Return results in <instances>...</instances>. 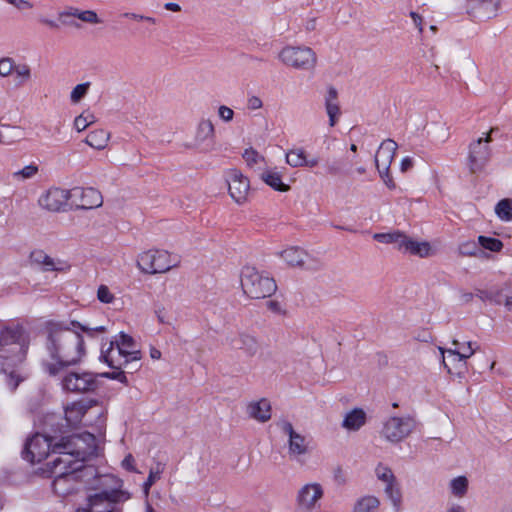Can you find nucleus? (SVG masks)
Masks as SVG:
<instances>
[{"label":"nucleus","mask_w":512,"mask_h":512,"mask_svg":"<svg viewBox=\"0 0 512 512\" xmlns=\"http://www.w3.org/2000/svg\"><path fill=\"white\" fill-rule=\"evenodd\" d=\"M104 331V326L90 328L77 321L47 322L45 348L52 361L43 364L45 371L50 376H57L64 369L79 364L86 353L81 332L92 335Z\"/></svg>","instance_id":"1"},{"label":"nucleus","mask_w":512,"mask_h":512,"mask_svg":"<svg viewBox=\"0 0 512 512\" xmlns=\"http://www.w3.org/2000/svg\"><path fill=\"white\" fill-rule=\"evenodd\" d=\"M29 343V336L22 326H0V373L11 391L23 380L17 366L25 359Z\"/></svg>","instance_id":"2"},{"label":"nucleus","mask_w":512,"mask_h":512,"mask_svg":"<svg viewBox=\"0 0 512 512\" xmlns=\"http://www.w3.org/2000/svg\"><path fill=\"white\" fill-rule=\"evenodd\" d=\"M96 451V438L89 432L62 437L53 447V452L59 455L55 458L56 465H82V462L87 457L95 455Z\"/></svg>","instance_id":"3"},{"label":"nucleus","mask_w":512,"mask_h":512,"mask_svg":"<svg viewBox=\"0 0 512 512\" xmlns=\"http://www.w3.org/2000/svg\"><path fill=\"white\" fill-rule=\"evenodd\" d=\"M101 491L89 495V507L83 512H122L118 503L126 499L124 492L119 490V480L111 475L99 477Z\"/></svg>","instance_id":"4"},{"label":"nucleus","mask_w":512,"mask_h":512,"mask_svg":"<svg viewBox=\"0 0 512 512\" xmlns=\"http://www.w3.org/2000/svg\"><path fill=\"white\" fill-rule=\"evenodd\" d=\"M240 281L244 294L253 299L270 297L277 289L272 277L253 266L242 268Z\"/></svg>","instance_id":"5"},{"label":"nucleus","mask_w":512,"mask_h":512,"mask_svg":"<svg viewBox=\"0 0 512 512\" xmlns=\"http://www.w3.org/2000/svg\"><path fill=\"white\" fill-rule=\"evenodd\" d=\"M278 59L285 66L302 71H312L317 65V55L308 46H285L280 50Z\"/></svg>","instance_id":"6"},{"label":"nucleus","mask_w":512,"mask_h":512,"mask_svg":"<svg viewBox=\"0 0 512 512\" xmlns=\"http://www.w3.org/2000/svg\"><path fill=\"white\" fill-rule=\"evenodd\" d=\"M179 260L165 250H149L138 256L137 266L144 272L149 274L165 273L176 267Z\"/></svg>","instance_id":"7"},{"label":"nucleus","mask_w":512,"mask_h":512,"mask_svg":"<svg viewBox=\"0 0 512 512\" xmlns=\"http://www.w3.org/2000/svg\"><path fill=\"white\" fill-rule=\"evenodd\" d=\"M51 470L55 474L53 490L60 496H65L77 490L78 474L82 465L55 464V458L51 461Z\"/></svg>","instance_id":"8"},{"label":"nucleus","mask_w":512,"mask_h":512,"mask_svg":"<svg viewBox=\"0 0 512 512\" xmlns=\"http://www.w3.org/2000/svg\"><path fill=\"white\" fill-rule=\"evenodd\" d=\"M486 134L485 137H480L469 144L467 164L471 173L481 172L491 158V149L489 143L492 141L491 133Z\"/></svg>","instance_id":"9"},{"label":"nucleus","mask_w":512,"mask_h":512,"mask_svg":"<svg viewBox=\"0 0 512 512\" xmlns=\"http://www.w3.org/2000/svg\"><path fill=\"white\" fill-rule=\"evenodd\" d=\"M414 428L415 421L412 417L392 416L383 422L380 435L388 442L399 443L407 438Z\"/></svg>","instance_id":"10"},{"label":"nucleus","mask_w":512,"mask_h":512,"mask_svg":"<svg viewBox=\"0 0 512 512\" xmlns=\"http://www.w3.org/2000/svg\"><path fill=\"white\" fill-rule=\"evenodd\" d=\"M97 376L91 372H69L61 380L63 390L74 393L92 392L97 389Z\"/></svg>","instance_id":"11"},{"label":"nucleus","mask_w":512,"mask_h":512,"mask_svg":"<svg viewBox=\"0 0 512 512\" xmlns=\"http://www.w3.org/2000/svg\"><path fill=\"white\" fill-rule=\"evenodd\" d=\"M54 444L51 443L50 438L35 434L25 444L23 457L31 463H39L46 459L50 453L53 452Z\"/></svg>","instance_id":"12"},{"label":"nucleus","mask_w":512,"mask_h":512,"mask_svg":"<svg viewBox=\"0 0 512 512\" xmlns=\"http://www.w3.org/2000/svg\"><path fill=\"white\" fill-rule=\"evenodd\" d=\"M69 199H72V190L52 187L39 197L38 204L47 211L60 212Z\"/></svg>","instance_id":"13"},{"label":"nucleus","mask_w":512,"mask_h":512,"mask_svg":"<svg viewBox=\"0 0 512 512\" xmlns=\"http://www.w3.org/2000/svg\"><path fill=\"white\" fill-rule=\"evenodd\" d=\"M324 495V490L319 483H307L302 486L296 496L297 507L301 511L310 512L314 510Z\"/></svg>","instance_id":"14"},{"label":"nucleus","mask_w":512,"mask_h":512,"mask_svg":"<svg viewBox=\"0 0 512 512\" xmlns=\"http://www.w3.org/2000/svg\"><path fill=\"white\" fill-rule=\"evenodd\" d=\"M226 182L231 198L238 204L246 201L250 182L240 171L231 169L226 174Z\"/></svg>","instance_id":"15"},{"label":"nucleus","mask_w":512,"mask_h":512,"mask_svg":"<svg viewBox=\"0 0 512 512\" xmlns=\"http://www.w3.org/2000/svg\"><path fill=\"white\" fill-rule=\"evenodd\" d=\"M461 10L473 20L485 21L495 17L499 10V2H462Z\"/></svg>","instance_id":"16"},{"label":"nucleus","mask_w":512,"mask_h":512,"mask_svg":"<svg viewBox=\"0 0 512 512\" xmlns=\"http://www.w3.org/2000/svg\"><path fill=\"white\" fill-rule=\"evenodd\" d=\"M279 427L288 437V454L290 458H296L307 453L308 442L305 436L295 431L290 422L282 421L279 423Z\"/></svg>","instance_id":"17"},{"label":"nucleus","mask_w":512,"mask_h":512,"mask_svg":"<svg viewBox=\"0 0 512 512\" xmlns=\"http://www.w3.org/2000/svg\"><path fill=\"white\" fill-rule=\"evenodd\" d=\"M227 345L233 350H241L249 357L255 356L259 351V343L255 336L240 332L226 338Z\"/></svg>","instance_id":"18"},{"label":"nucleus","mask_w":512,"mask_h":512,"mask_svg":"<svg viewBox=\"0 0 512 512\" xmlns=\"http://www.w3.org/2000/svg\"><path fill=\"white\" fill-rule=\"evenodd\" d=\"M72 199H78L79 202H75L76 207L84 210L98 208L103 204L101 193L92 187L73 188Z\"/></svg>","instance_id":"19"},{"label":"nucleus","mask_w":512,"mask_h":512,"mask_svg":"<svg viewBox=\"0 0 512 512\" xmlns=\"http://www.w3.org/2000/svg\"><path fill=\"white\" fill-rule=\"evenodd\" d=\"M100 360L115 370L122 369L124 365L133 362L130 357H126V354L115 346L114 341H110L106 349L104 346L102 347Z\"/></svg>","instance_id":"20"},{"label":"nucleus","mask_w":512,"mask_h":512,"mask_svg":"<svg viewBox=\"0 0 512 512\" xmlns=\"http://www.w3.org/2000/svg\"><path fill=\"white\" fill-rule=\"evenodd\" d=\"M30 259L32 263L40 266L43 271L63 272L69 269L66 261L52 258L42 250H35L31 253Z\"/></svg>","instance_id":"21"},{"label":"nucleus","mask_w":512,"mask_h":512,"mask_svg":"<svg viewBox=\"0 0 512 512\" xmlns=\"http://www.w3.org/2000/svg\"><path fill=\"white\" fill-rule=\"evenodd\" d=\"M398 148L397 143L392 139L384 140L375 155L376 168L382 167L387 174V169H390V165L396 154Z\"/></svg>","instance_id":"22"},{"label":"nucleus","mask_w":512,"mask_h":512,"mask_svg":"<svg viewBox=\"0 0 512 512\" xmlns=\"http://www.w3.org/2000/svg\"><path fill=\"white\" fill-rule=\"evenodd\" d=\"M246 413L250 418L258 422H267L271 418V404L265 398L251 401L247 404Z\"/></svg>","instance_id":"23"},{"label":"nucleus","mask_w":512,"mask_h":512,"mask_svg":"<svg viewBox=\"0 0 512 512\" xmlns=\"http://www.w3.org/2000/svg\"><path fill=\"white\" fill-rule=\"evenodd\" d=\"M115 346H117L122 352L126 354V357H130L132 361L138 362L141 359V352L136 348V344L134 339L124 332L119 334L118 339L114 341Z\"/></svg>","instance_id":"24"},{"label":"nucleus","mask_w":512,"mask_h":512,"mask_svg":"<svg viewBox=\"0 0 512 512\" xmlns=\"http://www.w3.org/2000/svg\"><path fill=\"white\" fill-rule=\"evenodd\" d=\"M280 257L292 267H302L305 263L307 253L296 246H291L279 253Z\"/></svg>","instance_id":"25"},{"label":"nucleus","mask_w":512,"mask_h":512,"mask_svg":"<svg viewBox=\"0 0 512 512\" xmlns=\"http://www.w3.org/2000/svg\"><path fill=\"white\" fill-rule=\"evenodd\" d=\"M88 406L83 402H73L65 408V418L70 426L79 424L88 410Z\"/></svg>","instance_id":"26"},{"label":"nucleus","mask_w":512,"mask_h":512,"mask_svg":"<svg viewBox=\"0 0 512 512\" xmlns=\"http://www.w3.org/2000/svg\"><path fill=\"white\" fill-rule=\"evenodd\" d=\"M366 420L365 412L362 409H353L344 417L342 426L347 430H359Z\"/></svg>","instance_id":"27"},{"label":"nucleus","mask_w":512,"mask_h":512,"mask_svg":"<svg viewBox=\"0 0 512 512\" xmlns=\"http://www.w3.org/2000/svg\"><path fill=\"white\" fill-rule=\"evenodd\" d=\"M68 16L77 17L81 21L90 23V24H98L101 22L97 16V14L92 10L81 11L77 8H69L68 10H65V11L59 13V17H60V19L63 20V23H66L64 18L68 17Z\"/></svg>","instance_id":"28"},{"label":"nucleus","mask_w":512,"mask_h":512,"mask_svg":"<svg viewBox=\"0 0 512 512\" xmlns=\"http://www.w3.org/2000/svg\"><path fill=\"white\" fill-rule=\"evenodd\" d=\"M379 508V498L374 495H365L355 502L352 512H378Z\"/></svg>","instance_id":"29"},{"label":"nucleus","mask_w":512,"mask_h":512,"mask_svg":"<svg viewBox=\"0 0 512 512\" xmlns=\"http://www.w3.org/2000/svg\"><path fill=\"white\" fill-rule=\"evenodd\" d=\"M406 253L415 255L421 258L430 257L435 254V251L427 241H416L412 238L409 239Z\"/></svg>","instance_id":"30"},{"label":"nucleus","mask_w":512,"mask_h":512,"mask_svg":"<svg viewBox=\"0 0 512 512\" xmlns=\"http://www.w3.org/2000/svg\"><path fill=\"white\" fill-rule=\"evenodd\" d=\"M214 125L210 120H202L198 124L195 143L197 146L205 144L207 141H211L214 138Z\"/></svg>","instance_id":"31"},{"label":"nucleus","mask_w":512,"mask_h":512,"mask_svg":"<svg viewBox=\"0 0 512 512\" xmlns=\"http://www.w3.org/2000/svg\"><path fill=\"white\" fill-rule=\"evenodd\" d=\"M260 177L263 182L276 191L287 192L290 190V186L283 183L282 176L276 171L267 170Z\"/></svg>","instance_id":"32"},{"label":"nucleus","mask_w":512,"mask_h":512,"mask_svg":"<svg viewBox=\"0 0 512 512\" xmlns=\"http://www.w3.org/2000/svg\"><path fill=\"white\" fill-rule=\"evenodd\" d=\"M109 139H110L109 132H107L103 129H98V130L91 131L87 135L85 142H86V144H88L90 147H92L94 149L102 150L107 146Z\"/></svg>","instance_id":"33"},{"label":"nucleus","mask_w":512,"mask_h":512,"mask_svg":"<svg viewBox=\"0 0 512 512\" xmlns=\"http://www.w3.org/2000/svg\"><path fill=\"white\" fill-rule=\"evenodd\" d=\"M384 493L391 502L393 509L396 512L400 511L402 508V493L396 479L385 484Z\"/></svg>","instance_id":"34"},{"label":"nucleus","mask_w":512,"mask_h":512,"mask_svg":"<svg viewBox=\"0 0 512 512\" xmlns=\"http://www.w3.org/2000/svg\"><path fill=\"white\" fill-rule=\"evenodd\" d=\"M306 152L303 148H294L286 153V163L293 168L304 167Z\"/></svg>","instance_id":"35"},{"label":"nucleus","mask_w":512,"mask_h":512,"mask_svg":"<svg viewBox=\"0 0 512 512\" xmlns=\"http://www.w3.org/2000/svg\"><path fill=\"white\" fill-rule=\"evenodd\" d=\"M338 93L334 87H329L325 96V108L328 115H340V108L337 101Z\"/></svg>","instance_id":"36"},{"label":"nucleus","mask_w":512,"mask_h":512,"mask_svg":"<svg viewBox=\"0 0 512 512\" xmlns=\"http://www.w3.org/2000/svg\"><path fill=\"white\" fill-rule=\"evenodd\" d=\"M452 345L457 346L459 350V362L470 358L478 348L476 342L467 341L462 343L456 339L452 341Z\"/></svg>","instance_id":"37"},{"label":"nucleus","mask_w":512,"mask_h":512,"mask_svg":"<svg viewBox=\"0 0 512 512\" xmlns=\"http://www.w3.org/2000/svg\"><path fill=\"white\" fill-rule=\"evenodd\" d=\"M449 489L455 497L462 498L468 490V479L465 476L453 478L449 482Z\"/></svg>","instance_id":"38"},{"label":"nucleus","mask_w":512,"mask_h":512,"mask_svg":"<svg viewBox=\"0 0 512 512\" xmlns=\"http://www.w3.org/2000/svg\"><path fill=\"white\" fill-rule=\"evenodd\" d=\"M495 213L503 221H512V200L502 199L495 207Z\"/></svg>","instance_id":"39"},{"label":"nucleus","mask_w":512,"mask_h":512,"mask_svg":"<svg viewBox=\"0 0 512 512\" xmlns=\"http://www.w3.org/2000/svg\"><path fill=\"white\" fill-rule=\"evenodd\" d=\"M38 171H39V167L36 164L31 163V164L23 167L22 169L13 172L12 177H13V179L18 180V181H25V180L35 177L37 175Z\"/></svg>","instance_id":"40"},{"label":"nucleus","mask_w":512,"mask_h":512,"mask_svg":"<svg viewBox=\"0 0 512 512\" xmlns=\"http://www.w3.org/2000/svg\"><path fill=\"white\" fill-rule=\"evenodd\" d=\"M375 476L379 481H381L384 484L393 482L396 479L391 468L388 467L387 465H384L383 463H379L375 467Z\"/></svg>","instance_id":"41"},{"label":"nucleus","mask_w":512,"mask_h":512,"mask_svg":"<svg viewBox=\"0 0 512 512\" xmlns=\"http://www.w3.org/2000/svg\"><path fill=\"white\" fill-rule=\"evenodd\" d=\"M478 242L481 245V247H483L487 250H490L492 252H499L503 247L502 242L496 238L479 236Z\"/></svg>","instance_id":"42"},{"label":"nucleus","mask_w":512,"mask_h":512,"mask_svg":"<svg viewBox=\"0 0 512 512\" xmlns=\"http://www.w3.org/2000/svg\"><path fill=\"white\" fill-rule=\"evenodd\" d=\"M13 73L16 74V77L20 79L19 83L23 84L30 80L31 78V68L29 65L23 63V64H16L15 63V69H13Z\"/></svg>","instance_id":"43"},{"label":"nucleus","mask_w":512,"mask_h":512,"mask_svg":"<svg viewBox=\"0 0 512 512\" xmlns=\"http://www.w3.org/2000/svg\"><path fill=\"white\" fill-rule=\"evenodd\" d=\"M90 83H81L76 85L70 94V99L73 103H78L88 92Z\"/></svg>","instance_id":"44"},{"label":"nucleus","mask_w":512,"mask_h":512,"mask_svg":"<svg viewBox=\"0 0 512 512\" xmlns=\"http://www.w3.org/2000/svg\"><path fill=\"white\" fill-rule=\"evenodd\" d=\"M94 122V116L90 113L88 114H81L77 116L74 120V128L78 132L84 131L89 125H91Z\"/></svg>","instance_id":"45"},{"label":"nucleus","mask_w":512,"mask_h":512,"mask_svg":"<svg viewBox=\"0 0 512 512\" xmlns=\"http://www.w3.org/2000/svg\"><path fill=\"white\" fill-rule=\"evenodd\" d=\"M15 69V61L11 57H2L0 59V76L8 77L13 73Z\"/></svg>","instance_id":"46"},{"label":"nucleus","mask_w":512,"mask_h":512,"mask_svg":"<svg viewBox=\"0 0 512 512\" xmlns=\"http://www.w3.org/2000/svg\"><path fill=\"white\" fill-rule=\"evenodd\" d=\"M439 351L442 356V363H443L444 367L447 369V371L450 373L451 369L445 360V353H448V358H451L453 362H455V361L459 362V350H458L457 346H454V348H449V349H444L442 347H439Z\"/></svg>","instance_id":"47"},{"label":"nucleus","mask_w":512,"mask_h":512,"mask_svg":"<svg viewBox=\"0 0 512 512\" xmlns=\"http://www.w3.org/2000/svg\"><path fill=\"white\" fill-rule=\"evenodd\" d=\"M480 248L474 241H466L459 245V253L464 256H474Z\"/></svg>","instance_id":"48"},{"label":"nucleus","mask_w":512,"mask_h":512,"mask_svg":"<svg viewBox=\"0 0 512 512\" xmlns=\"http://www.w3.org/2000/svg\"><path fill=\"white\" fill-rule=\"evenodd\" d=\"M243 158L246 161L247 165L250 167H253L254 165H257L264 161L263 157L253 149L245 150Z\"/></svg>","instance_id":"49"},{"label":"nucleus","mask_w":512,"mask_h":512,"mask_svg":"<svg viewBox=\"0 0 512 512\" xmlns=\"http://www.w3.org/2000/svg\"><path fill=\"white\" fill-rule=\"evenodd\" d=\"M163 472V466L158 463L155 468H152L149 472L148 478L144 484L146 490H148L156 480L160 479V475Z\"/></svg>","instance_id":"50"},{"label":"nucleus","mask_w":512,"mask_h":512,"mask_svg":"<svg viewBox=\"0 0 512 512\" xmlns=\"http://www.w3.org/2000/svg\"><path fill=\"white\" fill-rule=\"evenodd\" d=\"M97 298L100 302L108 304L114 300V295L107 286L101 285L97 291Z\"/></svg>","instance_id":"51"},{"label":"nucleus","mask_w":512,"mask_h":512,"mask_svg":"<svg viewBox=\"0 0 512 512\" xmlns=\"http://www.w3.org/2000/svg\"><path fill=\"white\" fill-rule=\"evenodd\" d=\"M409 239H410V237H408L404 233L398 231V233L395 237L394 244L396 245V248L399 251L406 253Z\"/></svg>","instance_id":"52"},{"label":"nucleus","mask_w":512,"mask_h":512,"mask_svg":"<svg viewBox=\"0 0 512 512\" xmlns=\"http://www.w3.org/2000/svg\"><path fill=\"white\" fill-rule=\"evenodd\" d=\"M397 233L398 231H393L389 233H376L374 234L373 238L381 243L394 244Z\"/></svg>","instance_id":"53"},{"label":"nucleus","mask_w":512,"mask_h":512,"mask_svg":"<svg viewBox=\"0 0 512 512\" xmlns=\"http://www.w3.org/2000/svg\"><path fill=\"white\" fill-rule=\"evenodd\" d=\"M101 377L117 380L121 383L127 384V377L121 369L114 372H104L100 374Z\"/></svg>","instance_id":"54"},{"label":"nucleus","mask_w":512,"mask_h":512,"mask_svg":"<svg viewBox=\"0 0 512 512\" xmlns=\"http://www.w3.org/2000/svg\"><path fill=\"white\" fill-rule=\"evenodd\" d=\"M263 107L262 100L255 95L249 96L246 103V108L250 111L259 110Z\"/></svg>","instance_id":"55"},{"label":"nucleus","mask_w":512,"mask_h":512,"mask_svg":"<svg viewBox=\"0 0 512 512\" xmlns=\"http://www.w3.org/2000/svg\"><path fill=\"white\" fill-rule=\"evenodd\" d=\"M218 115L223 121L230 122L233 119L234 111L228 106L221 105L218 108Z\"/></svg>","instance_id":"56"},{"label":"nucleus","mask_w":512,"mask_h":512,"mask_svg":"<svg viewBox=\"0 0 512 512\" xmlns=\"http://www.w3.org/2000/svg\"><path fill=\"white\" fill-rule=\"evenodd\" d=\"M377 170L379 172V175H380L381 179L386 184V186L389 189L395 188V183H394L392 177L390 176V171H389L390 169H387V174L384 172L385 170L382 167L377 168Z\"/></svg>","instance_id":"57"},{"label":"nucleus","mask_w":512,"mask_h":512,"mask_svg":"<svg viewBox=\"0 0 512 512\" xmlns=\"http://www.w3.org/2000/svg\"><path fill=\"white\" fill-rule=\"evenodd\" d=\"M474 296H475V294H473L471 292H467V291H463V290H461L459 292V300L462 304L470 303L473 300Z\"/></svg>","instance_id":"58"},{"label":"nucleus","mask_w":512,"mask_h":512,"mask_svg":"<svg viewBox=\"0 0 512 512\" xmlns=\"http://www.w3.org/2000/svg\"><path fill=\"white\" fill-rule=\"evenodd\" d=\"M475 296L478 297L482 301H492L493 300L492 293L489 291H486V290L477 289Z\"/></svg>","instance_id":"59"},{"label":"nucleus","mask_w":512,"mask_h":512,"mask_svg":"<svg viewBox=\"0 0 512 512\" xmlns=\"http://www.w3.org/2000/svg\"><path fill=\"white\" fill-rule=\"evenodd\" d=\"M410 16H411L416 28L419 30L420 33H422V31H423L422 17L416 12H410Z\"/></svg>","instance_id":"60"},{"label":"nucleus","mask_w":512,"mask_h":512,"mask_svg":"<svg viewBox=\"0 0 512 512\" xmlns=\"http://www.w3.org/2000/svg\"><path fill=\"white\" fill-rule=\"evenodd\" d=\"M133 463H134V458L131 454H129L122 461V466L129 471H135Z\"/></svg>","instance_id":"61"},{"label":"nucleus","mask_w":512,"mask_h":512,"mask_svg":"<svg viewBox=\"0 0 512 512\" xmlns=\"http://www.w3.org/2000/svg\"><path fill=\"white\" fill-rule=\"evenodd\" d=\"M413 167V160L411 157H405L401 161L400 169L402 172H406Z\"/></svg>","instance_id":"62"},{"label":"nucleus","mask_w":512,"mask_h":512,"mask_svg":"<svg viewBox=\"0 0 512 512\" xmlns=\"http://www.w3.org/2000/svg\"><path fill=\"white\" fill-rule=\"evenodd\" d=\"M327 173L332 176L342 174V169L336 163L327 165Z\"/></svg>","instance_id":"63"},{"label":"nucleus","mask_w":512,"mask_h":512,"mask_svg":"<svg viewBox=\"0 0 512 512\" xmlns=\"http://www.w3.org/2000/svg\"><path fill=\"white\" fill-rule=\"evenodd\" d=\"M266 304L270 311H272L274 313H281L282 307L278 301L271 300V301H268Z\"/></svg>","instance_id":"64"}]
</instances>
